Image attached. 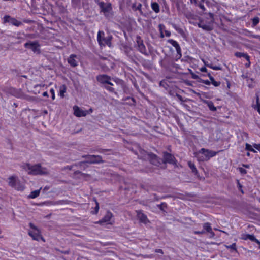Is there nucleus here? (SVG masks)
Wrapping results in <instances>:
<instances>
[{
	"instance_id": "nucleus-1",
	"label": "nucleus",
	"mask_w": 260,
	"mask_h": 260,
	"mask_svg": "<svg viewBox=\"0 0 260 260\" xmlns=\"http://www.w3.org/2000/svg\"><path fill=\"white\" fill-rule=\"evenodd\" d=\"M23 169L32 175H43L48 173L46 168H43L40 164L31 165L29 163H24L21 166Z\"/></svg>"
},
{
	"instance_id": "nucleus-2",
	"label": "nucleus",
	"mask_w": 260,
	"mask_h": 260,
	"mask_svg": "<svg viewBox=\"0 0 260 260\" xmlns=\"http://www.w3.org/2000/svg\"><path fill=\"white\" fill-rule=\"evenodd\" d=\"M218 152L205 148H201L195 155L199 161H208L210 158L215 156Z\"/></svg>"
},
{
	"instance_id": "nucleus-3",
	"label": "nucleus",
	"mask_w": 260,
	"mask_h": 260,
	"mask_svg": "<svg viewBox=\"0 0 260 260\" xmlns=\"http://www.w3.org/2000/svg\"><path fill=\"white\" fill-rule=\"evenodd\" d=\"M29 226L30 229L28 231V234L34 240L38 242L40 241L43 242H45V239L43 237L40 229L31 222L29 223Z\"/></svg>"
},
{
	"instance_id": "nucleus-4",
	"label": "nucleus",
	"mask_w": 260,
	"mask_h": 260,
	"mask_svg": "<svg viewBox=\"0 0 260 260\" xmlns=\"http://www.w3.org/2000/svg\"><path fill=\"white\" fill-rule=\"evenodd\" d=\"M113 37L109 35L105 37V33L103 31L99 30L97 35V41L100 47H105L106 45L109 47L112 46L111 41Z\"/></svg>"
},
{
	"instance_id": "nucleus-5",
	"label": "nucleus",
	"mask_w": 260,
	"mask_h": 260,
	"mask_svg": "<svg viewBox=\"0 0 260 260\" xmlns=\"http://www.w3.org/2000/svg\"><path fill=\"white\" fill-rule=\"evenodd\" d=\"M205 15H207L209 16V17H207L210 20H209V24H206L203 23L202 21H200V23L198 24V26L200 28H202L203 29L207 30V31H210L212 30L213 28L212 26L210 25L211 24H212L215 21L214 19V15L212 12H209L208 13H205Z\"/></svg>"
},
{
	"instance_id": "nucleus-6",
	"label": "nucleus",
	"mask_w": 260,
	"mask_h": 260,
	"mask_svg": "<svg viewBox=\"0 0 260 260\" xmlns=\"http://www.w3.org/2000/svg\"><path fill=\"white\" fill-rule=\"evenodd\" d=\"M82 157L86 158L87 160L85 161L81 162V164L88 163L90 164H98L103 163L104 162V161L102 159V156L100 155H83Z\"/></svg>"
},
{
	"instance_id": "nucleus-7",
	"label": "nucleus",
	"mask_w": 260,
	"mask_h": 260,
	"mask_svg": "<svg viewBox=\"0 0 260 260\" xmlns=\"http://www.w3.org/2000/svg\"><path fill=\"white\" fill-rule=\"evenodd\" d=\"M98 5L101 9L100 12L103 13L106 17H108V13L112 11V7L110 3H105L104 2H100Z\"/></svg>"
},
{
	"instance_id": "nucleus-8",
	"label": "nucleus",
	"mask_w": 260,
	"mask_h": 260,
	"mask_svg": "<svg viewBox=\"0 0 260 260\" xmlns=\"http://www.w3.org/2000/svg\"><path fill=\"white\" fill-rule=\"evenodd\" d=\"M167 42L171 44L175 48L177 52L176 57L177 59H180L182 57V51L178 42L172 39H170L167 40Z\"/></svg>"
},
{
	"instance_id": "nucleus-9",
	"label": "nucleus",
	"mask_w": 260,
	"mask_h": 260,
	"mask_svg": "<svg viewBox=\"0 0 260 260\" xmlns=\"http://www.w3.org/2000/svg\"><path fill=\"white\" fill-rule=\"evenodd\" d=\"M163 162L164 163H169L172 165H176L177 160L175 157L171 153L167 152L163 153Z\"/></svg>"
},
{
	"instance_id": "nucleus-10",
	"label": "nucleus",
	"mask_w": 260,
	"mask_h": 260,
	"mask_svg": "<svg viewBox=\"0 0 260 260\" xmlns=\"http://www.w3.org/2000/svg\"><path fill=\"white\" fill-rule=\"evenodd\" d=\"M24 46L26 48L30 49L34 52L39 51L40 50V45L37 41H29L28 42H26V43H25Z\"/></svg>"
},
{
	"instance_id": "nucleus-11",
	"label": "nucleus",
	"mask_w": 260,
	"mask_h": 260,
	"mask_svg": "<svg viewBox=\"0 0 260 260\" xmlns=\"http://www.w3.org/2000/svg\"><path fill=\"white\" fill-rule=\"evenodd\" d=\"M73 109L74 110V114L78 117H84L88 114V111L83 110L76 105L73 106Z\"/></svg>"
},
{
	"instance_id": "nucleus-12",
	"label": "nucleus",
	"mask_w": 260,
	"mask_h": 260,
	"mask_svg": "<svg viewBox=\"0 0 260 260\" xmlns=\"http://www.w3.org/2000/svg\"><path fill=\"white\" fill-rule=\"evenodd\" d=\"M137 43L138 45V50L144 54H147V50L145 45L144 44L143 41L141 39V37L138 36L137 37Z\"/></svg>"
},
{
	"instance_id": "nucleus-13",
	"label": "nucleus",
	"mask_w": 260,
	"mask_h": 260,
	"mask_svg": "<svg viewBox=\"0 0 260 260\" xmlns=\"http://www.w3.org/2000/svg\"><path fill=\"white\" fill-rule=\"evenodd\" d=\"M136 213L137 216L141 223H143L146 224L149 222L147 216L144 213H143L142 210H137Z\"/></svg>"
},
{
	"instance_id": "nucleus-14",
	"label": "nucleus",
	"mask_w": 260,
	"mask_h": 260,
	"mask_svg": "<svg viewBox=\"0 0 260 260\" xmlns=\"http://www.w3.org/2000/svg\"><path fill=\"white\" fill-rule=\"evenodd\" d=\"M113 217V214L109 211H107L105 215L99 221V223L101 224L107 223H110L109 222Z\"/></svg>"
},
{
	"instance_id": "nucleus-15",
	"label": "nucleus",
	"mask_w": 260,
	"mask_h": 260,
	"mask_svg": "<svg viewBox=\"0 0 260 260\" xmlns=\"http://www.w3.org/2000/svg\"><path fill=\"white\" fill-rule=\"evenodd\" d=\"M77 55L75 54H71L68 58V62L72 67H76L78 64V62L75 59Z\"/></svg>"
},
{
	"instance_id": "nucleus-16",
	"label": "nucleus",
	"mask_w": 260,
	"mask_h": 260,
	"mask_svg": "<svg viewBox=\"0 0 260 260\" xmlns=\"http://www.w3.org/2000/svg\"><path fill=\"white\" fill-rule=\"evenodd\" d=\"M97 81L102 84L108 83V80H111V77L107 75H99L96 76Z\"/></svg>"
},
{
	"instance_id": "nucleus-17",
	"label": "nucleus",
	"mask_w": 260,
	"mask_h": 260,
	"mask_svg": "<svg viewBox=\"0 0 260 260\" xmlns=\"http://www.w3.org/2000/svg\"><path fill=\"white\" fill-rule=\"evenodd\" d=\"M203 230L205 231V233L208 232L210 234L211 237H214L215 236L214 232L212 231L211 224L209 222H206L203 224Z\"/></svg>"
},
{
	"instance_id": "nucleus-18",
	"label": "nucleus",
	"mask_w": 260,
	"mask_h": 260,
	"mask_svg": "<svg viewBox=\"0 0 260 260\" xmlns=\"http://www.w3.org/2000/svg\"><path fill=\"white\" fill-rule=\"evenodd\" d=\"M56 5L58 8V10L60 14H64L67 13V5L64 4L62 2L60 3L58 1L56 2Z\"/></svg>"
},
{
	"instance_id": "nucleus-19",
	"label": "nucleus",
	"mask_w": 260,
	"mask_h": 260,
	"mask_svg": "<svg viewBox=\"0 0 260 260\" xmlns=\"http://www.w3.org/2000/svg\"><path fill=\"white\" fill-rule=\"evenodd\" d=\"M4 23H9L10 24L16 26V19L11 17L9 15H5L4 17Z\"/></svg>"
},
{
	"instance_id": "nucleus-20",
	"label": "nucleus",
	"mask_w": 260,
	"mask_h": 260,
	"mask_svg": "<svg viewBox=\"0 0 260 260\" xmlns=\"http://www.w3.org/2000/svg\"><path fill=\"white\" fill-rule=\"evenodd\" d=\"M142 5L141 3H137L136 2L133 3L132 5V9L134 11H138L141 15H143V12L142 10Z\"/></svg>"
},
{
	"instance_id": "nucleus-21",
	"label": "nucleus",
	"mask_w": 260,
	"mask_h": 260,
	"mask_svg": "<svg viewBox=\"0 0 260 260\" xmlns=\"http://www.w3.org/2000/svg\"><path fill=\"white\" fill-rule=\"evenodd\" d=\"M151 7L155 13H158L160 12V6L157 2H152L151 3Z\"/></svg>"
},
{
	"instance_id": "nucleus-22",
	"label": "nucleus",
	"mask_w": 260,
	"mask_h": 260,
	"mask_svg": "<svg viewBox=\"0 0 260 260\" xmlns=\"http://www.w3.org/2000/svg\"><path fill=\"white\" fill-rule=\"evenodd\" d=\"M149 158L150 159V161L152 164L157 165L158 162V157L156 155L151 153L148 154Z\"/></svg>"
},
{
	"instance_id": "nucleus-23",
	"label": "nucleus",
	"mask_w": 260,
	"mask_h": 260,
	"mask_svg": "<svg viewBox=\"0 0 260 260\" xmlns=\"http://www.w3.org/2000/svg\"><path fill=\"white\" fill-rule=\"evenodd\" d=\"M235 56L238 58L244 57L247 61H249L250 56L246 53H242L240 52H236L234 54Z\"/></svg>"
},
{
	"instance_id": "nucleus-24",
	"label": "nucleus",
	"mask_w": 260,
	"mask_h": 260,
	"mask_svg": "<svg viewBox=\"0 0 260 260\" xmlns=\"http://www.w3.org/2000/svg\"><path fill=\"white\" fill-rule=\"evenodd\" d=\"M67 90V87L66 85L62 84L59 87V91L58 93V95L61 98H63L64 97V94L66 92Z\"/></svg>"
},
{
	"instance_id": "nucleus-25",
	"label": "nucleus",
	"mask_w": 260,
	"mask_h": 260,
	"mask_svg": "<svg viewBox=\"0 0 260 260\" xmlns=\"http://www.w3.org/2000/svg\"><path fill=\"white\" fill-rule=\"evenodd\" d=\"M205 4H206L207 6L209 8H213L214 7H215L217 9V10H219V5L216 2L211 3L209 1H206L205 2Z\"/></svg>"
},
{
	"instance_id": "nucleus-26",
	"label": "nucleus",
	"mask_w": 260,
	"mask_h": 260,
	"mask_svg": "<svg viewBox=\"0 0 260 260\" xmlns=\"http://www.w3.org/2000/svg\"><path fill=\"white\" fill-rule=\"evenodd\" d=\"M253 107L255 110H256L260 114V101L259 96L257 94H256V104L253 105Z\"/></svg>"
},
{
	"instance_id": "nucleus-27",
	"label": "nucleus",
	"mask_w": 260,
	"mask_h": 260,
	"mask_svg": "<svg viewBox=\"0 0 260 260\" xmlns=\"http://www.w3.org/2000/svg\"><path fill=\"white\" fill-rule=\"evenodd\" d=\"M45 86L44 84H37L34 86L33 92L35 94L40 93L41 90Z\"/></svg>"
},
{
	"instance_id": "nucleus-28",
	"label": "nucleus",
	"mask_w": 260,
	"mask_h": 260,
	"mask_svg": "<svg viewBox=\"0 0 260 260\" xmlns=\"http://www.w3.org/2000/svg\"><path fill=\"white\" fill-rule=\"evenodd\" d=\"M205 103H206L209 109L212 111H216L217 109L215 107L214 103L211 101H205Z\"/></svg>"
},
{
	"instance_id": "nucleus-29",
	"label": "nucleus",
	"mask_w": 260,
	"mask_h": 260,
	"mask_svg": "<svg viewBox=\"0 0 260 260\" xmlns=\"http://www.w3.org/2000/svg\"><path fill=\"white\" fill-rule=\"evenodd\" d=\"M41 189V188L31 191L28 196V198L30 199H35L38 197L40 193Z\"/></svg>"
},
{
	"instance_id": "nucleus-30",
	"label": "nucleus",
	"mask_w": 260,
	"mask_h": 260,
	"mask_svg": "<svg viewBox=\"0 0 260 260\" xmlns=\"http://www.w3.org/2000/svg\"><path fill=\"white\" fill-rule=\"evenodd\" d=\"M9 184L10 186L16 188V179L15 176H12L9 178Z\"/></svg>"
},
{
	"instance_id": "nucleus-31",
	"label": "nucleus",
	"mask_w": 260,
	"mask_h": 260,
	"mask_svg": "<svg viewBox=\"0 0 260 260\" xmlns=\"http://www.w3.org/2000/svg\"><path fill=\"white\" fill-rule=\"evenodd\" d=\"M188 167L190 168V169L191 170L192 172L194 173L195 174H198V170L195 166V165L193 162H191V161H189L187 162Z\"/></svg>"
},
{
	"instance_id": "nucleus-32",
	"label": "nucleus",
	"mask_w": 260,
	"mask_h": 260,
	"mask_svg": "<svg viewBox=\"0 0 260 260\" xmlns=\"http://www.w3.org/2000/svg\"><path fill=\"white\" fill-rule=\"evenodd\" d=\"M248 240H250V241L252 242H255L256 244L259 245V248H260V241L256 239L254 235L253 234H249Z\"/></svg>"
},
{
	"instance_id": "nucleus-33",
	"label": "nucleus",
	"mask_w": 260,
	"mask_h": 260,
	"mask_svg": "<svg viewBox=\"0 0 260 260\" xmlns=\"http://www.w3.org/2000/svg\"><path fill=\"white\" fill-rule=\"evenodd\" d=\"M245 150L253 153L256 152L255 150L253 148H252V146L248 143H246L245 144Z\"/></svg>"
},
{
	"instance_id": "nucleus-34",
	"label": "nucleus",
	"mask_w": 260,
	"mask_h": 260,
	"mask_svg": "<svg viewBox=\"0 0 260 260\" xmlns=\"http://www.w3.org/2000/svg\"><path fill=\"white\" fill-rule=\"evenodd\" d=\"M260 21V19L258 17H255L252 19V24L253 26H256Z\"/></svg>"
},
{
	"instance_id": "nucleus-35",
	"label": "nucleus",
	"mask_w": 260,
	"mask_h": 260,
	"mask_svg": "<svg viewBox=\"0 0 260 260\" xmlns=\"http://www.w3.org/2000/svg\"><path fill=\"white\" fill-rule=\"evenodd\" d=\"M159 27V30L160 32V37L161 38H163L165 37V35L163 32V29L165 28V26L164 25L160 24L158 26Z\"/></svg>"
},
{
	"instance_id": "nucleus-36",
	"label": "nucleus",
	"mask_w": 260,
	"mask_h": 260,
	"mask_svg": "<svg viewBox=\"0 0 260 260\" xmlns=\"http://www.w3.org/2000/svg\"><path fill=\"white\" fill-rule=\"evenodd\" d=\"M94 201L95 202L96 206L94 208V211H92V213L93 214H98L99 210V204L98 202L97 201V200L95 199H94Z\"/></svg>"
},
{
	"instance_id": "nucleus-37",
	"label": "nucleus",
	"mask_w": 260,
	"mask_h": 260,
	"mask_svg": "<svg viewBox=\"0 0 260 260\" xmlns=\"http://www.w3.org/2000/svg\"><path fill=\"white\" fill-rule=\"evenodd\" d=\"M203 3L202 2L199 3L196 6L198 7L203 12H204L206 11V9Z\"/></svg>"
},
{
	"instance_id": "nucleus-38",
	"label": "nucleus",
	"mask_w": 260,
	"mask_h": 260,
	"mask_svg": "<svg viewBox=\"0 0 260 260\" xmlns=\"http://www.w3.org/2000/svg\"><path fill=\"white\" fill-rule=\"evenodd\" d=\"M207 66L214 70H220L221 68L219 66H214L213 64H208Z\"/></svg>"
},
{
	"instance_id": "nucleus-39",
	"label": "nucleus",
	"mask_w": 260,
	"mask_h": 260,
	"mask_svg": "<svg viewBox=\"0 0 260 260\" xmlns=\"http://www.w3.org/2000/svg\"><path fill=\"white\" fill-rule=\"evenodd\" d=\"M81 0H71L72 4L73 7H77L80 4Z\"/></svg>"
},
{
	"instance_id": "nucleus-40",
	"label": "nucleus",
	"mask_w": 260,
	"mask_h": 260,
	"mask_svg": "<svg viewBox=\"0 0 260 260\" xmlns=\"http://www.w3.org/2000/svg\"><path fill=\"white\" fill-rule=\"evenodd\" d=\"M228 248H230L234 250L236 252H237V249L236 248V244L235 243H232L231 245L227 246Z\"/></svg>"
},
{
	"instance_id": "nucleus-41",
	"label": "nucleus",
	"mask_w": 260,
	"mask_h": 260,
	"mask_svg": "<svg viewBox=\"0 0 260 260\" xmlns=\"http://www.w3.org/2000/svg\"><path fill=\"white\" fill-rule=\"evenodd\" d=\"M105 88L111 92H114V93L117 94V92L115 91L114 88L111 86H106Z\"/></svg>"
},
{
	"instance_id": "nucleus-42",
	"label": "nucleus",
	"mask_w": 260,
	"mask_h": 260,
	"mask_svg": "<svg viewBox=\"0 0 260 260\" xmlns=\"http://www.w3.org/2000/svg\"><path fill=\"white\" fill-rule=\"evenodd\" d=\"M237 185H238L239 190L241 191V192L242 194H244V191L242 189V185L240 184V183L238 180H237Z\"/></svg>"
},
{
	"instance_id": "nucleus-43",
	"label": "nucleus",
	"mask_w": 260,
	"mask_h": 260,
	"mask_svg": "<svg viewBox=\"0 0 260 260\" xmlns=\"http://www.w3.org/2000/svg\"><path fill=\"white\" fill-rule=\"evenodd\" d=\"M200 82L207 85H210L211 84L210 81L208 80L200 79Z\"/></svg>"
},
{
	"instance_id": "nucleus-44",
	"label": "nucleus",
	"mask_w": 260,
	"mask_h": 260,
	"mask_svg": "<svg viewBox=\"0 0 260 260\" xmlns=\"http://www.w3.org/2000/svg\"><path fill=\"white\" fill-rule=\"evenodd\" d=\"M131 100V101H132L131 102L129 103L130 105H135V104L136 100H135V99L134 98H133V97H127L125 99V100Z\"/></svg>"
},
{
	"instance_id": "nucleus-45",
	"label": "nucleus",
	"mask_w": 260,
	"mask_h": 260,
	"mask_svg": "<svg viewBox=\"0 0 260 260\" xmlns=\"http://www.w3.org/2000/svg\"><path fill=\"white\" fill-rule=\"evenodd\" d=\"M211 84H212L215 87H218L220 85L221 82L220 81H217L214 80Z\"/></svg>"
},
{
	"instance_id": "nucleus-46",
	"label": "nucleus",
	"mask_w": 260,
	"mask_h": 260,
	"mask_svg": "<svg viewBox=\"0 0 260 260\" xmlns=\"http://www.w3.org/2000/svg\"><path fill=\"white\" fill-rule=\"evenodd\" d=\"M50 92L51 94V98L52 100H54L55 98V90L53 88H51L50 90Z\"/></svg>"
},
{
	"instance_id": "nucleus-47",
	"label": "nucleus",
	"mask_w": 260,
	"mask_h": 260,
	"mask_svg": "<svg viewBox=\"0 0 260 260\" xmlns=\"http://www.w3.org/2000/svg\"><path fill=\"white\" fill-rule=\"evenodd\" d=\"M249 235V234H243L241 235V239L244 240H248Z\"/></svg>"
},
{
	"instance_id": "nucleus-48",
	"label": "nucleus",
	"mask_w": 260,
	"mask_h": 260,
	"mask_svg": "<svg viewBox=\"0 0 260 260\" xmlns=\"http://www.w3.org/2000/svg\"><path fill=\"white\" fill-rule=\"evenodd\" d=\"M193 233L196 235H201L205 234V231L202 230V231H193Z\"/></svg>"
},
{
	"instance_id": "nucleus-49",
	"label": "nucleus",
	"mask_w": 260,
	"mask_h": 260,
	"mask_svg": "<svg viewBox=\"0 0 260 260\" xmlns=\"http://www.w3.org/2000/svg\"><path fill=\"white\" fill-rule=\"evenodd\" d=\"M239 172H240V173L242 174H245L247 173L246 170H245V169H244L243 168H241V167L239 168Z\"/></svg>"
},
{
	"instance_id": "nucleus-50",
	"label": "nucleus",
	"mask_w": 260,
	"mask_h": 260,
	"mask_svg": "<svg viewBox=\"0 0 260 260\" xmlns=\"http://www.w3.org/2000/svg\"><path fill=\"white\" fill-rule=\"evenodd\" d=\"M253 147L255 149L260 151V144H253Z\"/></svg>"
},
{
	"instance_id": "nucleus-51",
	"label": "nucleus",
	"mask_w": 260,
	"mask_h": 260,
	"mask_svg": "<svg viewBox=\"0 0 260 260\" xmlns=\"http://www.w3.org/2000/svg\"><path fill=\"white\" fill-rule=\"evenodd\" d=\"M207 76L209 77L210 81L211 83L215 80L214 77L211 75L210 73H208Z\"/></svg>"
},
{
	"instance_id": "nucleus-52",
	"label": "nucleus",
	"mask_w": 260,
	"mask_h": 260,
	"mask_svg": "<svg viewBox=\"0 0 260 260\" xmlns=\"http://www.w3.org/2000/svg\"><path fill=\"white\" fill-rule=\"evenodd\" d=\"M249 32L251 33V34L249 36L251 38H255V39H258L259 38V36H258L257 35L253 34L251 32Z\"/></svg>"
},
{
	"instance_id": "nucleus-53",
	"label": "nucleus",
	"mask_w": 260,
	"mask_h": 260,
	"mask_svg": "<svg viewBox=\"0 0 260 260\" xmlns=\"http://www.w3.org/2000/svg\"><path fill=\"white\" fill-rule=\"evenodd\" d=\"M109 149H99L96 150V151L99 152V153H103L104 152L108 151H109Z\"/></svg>"
},
{
	"instance_id": "nucleus-54",
	"label": "nucleus",
	"mask_w": 260,
	"mask_h": 260,
	"mask_svg": "<svg viewBox=\"0 0 260 260\" xmlns=\"http://www.w3.org/2000/svg\"><path fill=\"white\" fill-rule=\"evenodd\" d=\"M154 251L156 253H160V254H164V251L161 249H155Z\"/></svg>"
},
{
	"instance_id": "nucleus-55",
	"label": "nucleus",
	"mask_w": 260,
	"mask_h": 260,
	"mask_svg": "<svg viewBox=\"0 0 260 260\" xmlns=\"http://www.w3.org/2000/svg\"><path fill=\"white\" fill-rule=\"evenodd\" d=\"M165 36L166 37H170L171 35V32L169 30H165Z\"/></svg>"
},
{
	"instance_id": "nucleus-56",
	"label": "nucleus",
	"mask_w": 260,
	"mask_h": 260,
	"mask_svg": "<svg viewBox=\"0 0 260 260\" xmlns=\"http://www.w3.org/2000/svg\"><path fill=\"white\" fill-rule=\"evenodd\" d=\"M200 70L202 72H208V70L205 67H202V68H200Z\"/></svg>"
},
{
	"instance_id": "nucleus-57",
	"label": "nucleus",
	"mask_w": 260,
	"mask_h": 260,
	"mask_svg": "<svg viewBox=\"0 0 260 260\" xmlns=\"http://www.w3.org/2000/svg\"><path fill=\"white\" fill-rule=\"evenodd\" d=\"M190 2L191 4H194L195 6H196L198 3V0H190Z\"/></svg>"
},
{
	"instance_id": "nucleus-58",
	"label": "nucleus",
	"mask_w": 260,
	"mask_h": 260,
	"mask_svg": "<svg viewBox=\"0 0 260 260\" xmlns=\"http://www.w3.org/2000/svg\"><path fill=\"white\" fill-rule=\"evenodd\" d=\"M174 28L179 32L181 33L183 32V30L181 28H177L176 27L174 26Z\"/></svg>"
},
{
	"instance_id": "nucleus-59",
	"label": "nucleus",
	"mask_w": 260,
	"mask_h": 260,
	"mask_svg": "<svg viewBox=\"0 0 260 260\" xmlns=\"http://www.w3.org/2000/svg\"><path fill=\"white\" fill-rule=\"evenodd\" d=\"M131 51H132V50H131V48L127 49H126V50L125 51V52H126V53L127 54V56H130V57H131L132 56H131V55H130V54L129 55V54H128V53H129V52Z\"/></svg>"
},
{
	"instance_id": "nucleus-60",
	"label": "nucleus",
	"mask_w": 260,
	"mask_h": 260,
	"mask_svg": "<svg viewBox=\"0 0 260 260\" xmlns=\"http://www.w3.org/2000/svg\"><path fill=\"white\" fill-rule=\"evenodd\" d=\"M42 95L45 97H48V94L47 91H45L42 93Z\"/></svg>"
},
{
	"instance_id": "nucleus-61",
	"label": "nucleus",
	"mask_w": 260,
	"mask_h": 260,
	"mask_svg": "<svg viewBox=\"0 0 260 260\" xmlns=\"http://www.w3.org/2000/svg\"><path fill=\"white\" fill-rule=\"evenodd\" d=\"M163 205H165V206H166V203H161V204H160L159 205H158L159 208L161 210H162V206Z\"/></svg>"
},
{
	"instance_id": "nucleus-62",
	"label": "nucleus",
	"mask_w": 260,
	"mask_h": 260,
	"mask_svg": "<svg viewBox=\"0 0 260 260\" xmlns=\"http://www.w3.org/2000/svg\"><path fill=\"white\" fill-rule=\"evenodd\" d=\"M248 61V62L245 64V66L246 67H249L250 66V63H251L250 59L249 60V61Z\"/></svg>"
},
{
	"instance_id": "nucleus-63",
	"label": "nucleus",
	"mask_w": 260,
	"mask_h": 260,
	"mask_svg": "<svg viewBox=\"0 0 260 260\" xmlns=\"http://www.w3.org/2000/svg\"><path fill=\"white\" fill-rule=\"evenodd\" d=\"M106 84H108V85H110L111 86H112L113 85V83H111V82H110V80H108V83H106Z\"/></svg>"
},
{
	"instance_id": "nucleus-64",
	"label": "nucleus",
	"mask_w": 260,
	"mask_h": 260,
	"mask_svg": "<svg viewBox=\"0 0 260 260\" xmlns=\"http://www.w3.org/2000/svg\"><path fill=\"white\" fill-rule=\"evenodd\" d=\"M178 97L180 101H183V100H182V96H181V95H178Z\"/></svg>"
}]
</instances>
